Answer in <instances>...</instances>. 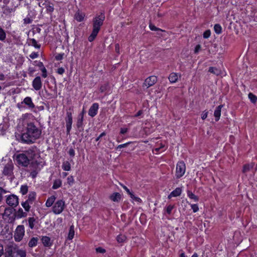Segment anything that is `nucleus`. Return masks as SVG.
<instances>
[{
  "mask_svg": "<svg viewBox=\"0 0 257 257\" xmlns=\"http://www.w3.org/2000/svg\"><path fill=\"white\" fill-rule=\"evenodd\" d=\"M21 140L24 143L31 144L40 137L42 131L34 122H27Z\"/></svg>",
  "mask_w": 257,
  "mask_h": 257,
  "instance_id": "obj_1",
  "label": "nucleus"
},
{
  "mask_svg": "<svg viewBox=\"0 0 257 257\" xmlns=\"http://www.w3.org/2000/svg\"><path fill=\"white\" fill-rule=\"evenodd\" d=\"M36 155L35 150L33 148H30L27 150L23 151L21 153L15 154L14 159L18 165L27 167L30 164V162L34 159Z\"/></svg>",
  "mask_w": 257,
  "mask_h": 257,
  "instance_id": "obj_2",
  "label": "nucleus"
},
{
  "mask_svg": "<svg viewBox=\"0 0 257 257\" xmlns=\"http://www.w3.org/2000/svg\"><path fill=\"white\" fill-rule=\"evenodd\" d=\"M105 15L103 13H101L100 15L93 18L92 20V31L88 38L89 42H92L95 39L100 30L101 26L103 25Z\"/></svg>",
  "mask_w": 257,
  "mask_h": 257,
  "instance_id": "obj_3",
  "label": "nucleus"
},
{
  "mask_svg": "<svg viewBox=\"0 0 257 257\" xmlns=\"http://www.w3.org/2000/svg\"><path fill=\"white\" fill-rule=\"evenodd\" d=\"M15 211L16 210L14 208L6 207L4 213L2 214L3 219L7 220L8 223H13L15 220L16 217Z\"/></svg>",
  "mask_w": 257,
  "mask_h": 257,
  "instance_id": "obj_4",
  "label": "nucleus"
},
{
  "mask_svg": "<svg viewBox=\"0 0 257 257\" xmlns=\"http://www.w3.org/2000/svg\"><path fill=\"white\" fill-rule=\"evenodd\" d=\"M19 246L13 242H10L5 247V253L7 257H16Z\"/></svg>",
  "mask_w": 257,
  "mask_h": 257,
  "instance_id": "obj_5",
  "label": "nucleus"
},
{
  "mask_svg": "<svg viewBox=\"0 0 257 257\" xmlns=\"http://www.w3.org/2000/svg\"><path fill=\"white\" fill-rule=\"evenodd\" d=\"M25 235V227L23 225H18L14 233V239L17 242H19L23 239Z\"/></svg>",
  "mask_w": 257,
  "mask_h": 257,
  "instance_id": "obj_6",
  "label": "nucleus"
},
{
  "mask_svg": "<svg viewBox=\"0 0 257 257\" xmlns=\"http://www.w3.org/2000/svg\"><path fill=\"white\" fill-rule=\"evenodd\" d=\"M7 204L12 208H15L19 205V198L15 194H11L6 196Z\"/></svg>",
  "mask_w": 257,
  "mask_h": 257,
  "instance_id": "obj_7",
  "label": "nucleus"
},
{
  "mask_svg": "<svg viewBox=\"0 0 257 257\" xmlns=\"http://www.w3.org/2000/svg\"><path fill=\"white\" fill-rule=\"evenodd\" d=\"M186 171V165L182 161H179L177 164L176 169V176L177 178H180L185 174Z\"/></svg>",
  "mask_w": 257,
  "mask_h": 257,
  "instance_id": "obj_8",
  "label": "nucleus"
},
{
  "mask_svg": "<svg viewBox=\"0 0 257 257\" xmlns=\"http://www.w3.org/2000/svg\"><path fill=\"white\" fill-rule=\"evenodd\" d=\"M65 207V202L62 200H57L52 207V211L55 214H59L62 212Z\"/></svg>",
  "mask_w": 257,
  "mask_h": 257,
  "instance_id": "obj_9",
  "label": "nucleus"
},
{
  "mask_svg": "<svg viewBox=\"0 0 257 257\" xmlns=\"http://www.w3.org/2000/svg\"><path fill=\"white\" fill-rule=\"evenodd\" d=\"M67 134L69 135L71 129L72 124V114L71 111H67L65 118Z\"/></svg>",
  "mask_w": 257,
  "mask_h": 257,
  "instance_id": "obj_10",
  "label": "nucleus"
},
{
  "mask_svg": "<svg viewBox=\"0 0 257 257\" xmlns=\"http://www.w3.org/2000/svg\"><path fill=\"white\" fill-rule=\"evenodd\" d=\"M14 168V166L12 162L8 163L4 168L3 174L7 176H12L13 175Z\"/></svg>",
  "mask_w": 257,
  "mask_h": 257,
  "instance_id": "obj_11",
  "label": "nucleus"
},
{
  "mask_svg": "<svg viewBox=\"0 0 257 257\" xmlns=\"http://www.w3.org/2000/svg\"><path fill=\"white\" fill-rule=\"evenodd\" d=\"M158 81V78L156 76H150L147 77L144 82L143 83V86L147 87V88H149L151 86H153Z\"/></svg>",
  "mask_w": 257,
  "mask_h": 257,
  "instance_id": "obj_12",
  "label": "nucleus"
},
{
  "mask_svg": "<svg viewBox=\"0 0 257 257\" xmlns=\"http://www.w3.org/2000/svg\"><path fill=\"white\" fill-rule=\"evenodd\" d=\"M23 103L27 106V107L33 111H35L34 109L35 108V105L32 101L31 97L27 96L23 100Z\"/></svg>",
  "mask_w": 257,
  "mask_h": 257,
  "instance_id": "obj_13",
  "label": "nucleus"
},
{
  "mask_svg": "<svg viewBox=\"0 0 257 257\" xmlns=\"http://www.w3.org/2000/svg\"><path fill=\"white\" fill-rule=\"evenodd\" d=\"M32 86L35 90L38 91L41 89L42 82L40 76H37L32 82Z\"/></svg>",
  "mask_w": 257,
  "mask_h": 257,
  "instance_id": "obj_14",
  "label": "nucleus"
},
{
  "mask_svg": "<svg viewBox=\"0 0 257 257\" xmlns=\"http://www.w3.org/2000/svg\"><path fill=\"white\" fill-rule=\"evenodd\" d=\"M98 108V104L97 103H94L89 109L88 115L91 117H93L97 114Z\"/></svg>",
  "mask_w": 257,
  "mask_h": 257,
  "instance_id": "obj_15",
  "label": "nucleus"
},
{
  "mask_svg": "<svg viewBox=\"0 0 257 257\" xmlns=\"http://www.w3.org/2000/svg\"><path fill=\"white\" fill-rule=\"evenodd\" d=\"M85 16L84 13L81 12L79 10L75 13L74 15V19L78 22H82Z\"/></svg>",
  "mask_w": 257,
  "mask_h": 257,
  "instance_id": "obj_16",
  "label": "nucleus"
},
{
  "mask_svg": "<svg viewBox=\"0 0 257 257\" xmlns=\"http://www.w3.org/2000/svg\"><path fill=\"white\" fill-rule=\"evenodd\" d=\"M83 120L84 118H83L82 116H81V117H78L76 122V126L79 132H82L84 130Z\"/></svg>",
  "mask_w": 257,
  "mask_h": 257,
  "instance_id": "obj_17",
  "label": "nucleus"
},
{
  "mask_svg": "<svg viewBox=\"0 0 257 257\" xmlns=\"http://www.w3.org/2000/svg\"><path fill=\"white\" fill-rule=\"evenodd\" d=\"M43 6H45L46 11L47 13H52L54 10V5L50 2H46L42 4Z\"/></svg>",
  "mask_w": 257,
  "mask_h": 257,
  "instance_id": "obj_18",
  "label": "nucleus"
},
{
  "mask_svg": "<svg viewBox=\"0 0 257 257\" xmlns=\"http://www.w3.org/2000/svg\"><path fill=\"white\" fill-rule=\"evenodd\" d=\"M223 107V105H220L218 106L214 110V116L215 118V120L217 121L219 120L221 115V110Z\"/></svg>",
  "mask_w": 257,
  "mask_h": 257,
  "instance_id": "obj_19",
  "label": "nucleus"
},
{
  "mask_svg": "<svg viewBox=\"0 0 257 257\" xmlns=\"http://www.w3.org/2000/svg\"><path fill=\"white\" fill-rule=\"evenodd\" d=\"M182 193V189L179 188H176L174 190H173L171 193L169 195L168 198L170 199L172 197H177L179 196Z\"/></svg>",
  "mask_w": 257,
  "mask_h": 257,
  "instance_id": "obj_20",
  "label": "nucleus"
},
{
  "mask_svg": "<svg viewBox=\"0 0 257 257\" xmlns=\"http://www.w3.org/2000/svg\"><path fill=\"white\" fill-rule=\"evenodd\" d=\"M36 198V193L34 191H31L29 193L28 197V199L26 201L29 203L32 204L35 201Z\"/></svg>",
  "mask_w": 257,
  "mask_h": 257,
  "instance_id": "obj_21",
  "label": "nucleus"
},
{
  "mask_svg": "<svg viewBox=\"0 0 257 257\" xmlns=\"http://www.w3.org/2000/svg\"><path fill=\"white\" fill-rule=\"evenodd\" d=\"M41 240L44 246L50 247L52 245L51 242V239L49 237L47 236H43Z\"/></svg>",
  "mask_w": 257,
  "mask_h": 257,
  "instance_id": "obj_22",
  "label": "nucleus"
},
{
  "mask_svg": "<svg viewBox=\"0 0 257 257\" xmlns=\"http://www.w3.org/2000/svg\"><path fill=\"white\" fill-rule=\"evenodd\" d=\"M109 199L113 202H118L121 199V195L117 192L113 193L109 196Z\"/></svg>",
  "mask_w": 257,
  "mask_h": 257,
  "instance_id": "obj_23",
  "label": "nucleus"
},
{
  "mask_svg": "<svg viewBox=\"0 0 257 257\" xmlns=\"http://www.w3.org/2000/svg\"><path fill=\"white\" fill-rule=\"evenodd\" d=\"M255 165V163L253 162H251L250 164H246L243 165L242 173H246V172L250 171L251 169H252Z\"/></svg>",
  "mask_w": 257,
  "mask_h": 257,
  "instance_id": "obj_24",
  "label": "nucleus"
},
{
  "mask_svg": "<svg viewBox=\"0 0 257 257\" xmlns=\"http://www.w3.org/2000/svg\"><path fill=\"white\" fill-rule=\"evenodd\" d=\"M27 43L29 46H33L35 48L40 49L41 47L40 44H38L36 40L33 38H30L28 40Z\"/></svg>",
  "mask_w": 257,
  "mask_h": 257,
  "instance_id": "obj_25",
  "label": "nucleus"
},
{
  "mask_svg": "<svg viewBox=\"0 0 257 257\" xmlns=\"http://www.w3.org/2000/svg\"><path fill=\"white\" fill-rule=\"evenodd\" d=\"M168 79L171 83L176 82L178 79V73L174 72L171 73L169 75Z\"/></svg>",
  "mask_w": 257,
  "mask_h": 257,
  "instance_id": "obj_26",
  "label": "nucleus"
},
{
  "mask_svg": "<svg viewBox=\"0 0 257 257\" xmlns=\"http://www.w3.org/2000/svg\"><path fill=\"white\" fill-rule=\"evenodd\" d=\"M27 212H24L22 208H19L17 212L15 211L16 217L18 218L25 217L27 216Z\"/></svg>",
  "mask_w": 257,
  "mask_h": 257,
  "instance_id": "obj_27",
  "label": "nucleus"
},
{
  "mask_svg": "<svg viewBox=\"0 0 257 257\" xmlns=\"http://www.w3.org/2000/svg\"><path fill=\"white\" fill-rule=\"evenodd\" d=\"M56 199V197L54 195H52L49 197L45 203V205L47 207H50L52 206L53 203H54V201Z\"/></svg>",
  "mask_w": 257,
  "mask_h": 257,
  "instance_id": "obj_28",
  "label": "nucleus"
},
{
  "mask_svg": "<svg viewBox=\"0 0 257 257\" xmlns=\"http://www.w3.org/2000/svg\"><path fill=\"white\" fill-rule=\"evenodd\" d=\"M28 222L30 228L33 229L35 228V224L37 222L36 219L33 217H29L28 219Z\"/></svg>",
  "mask_w": 257,
  "mask_h": 257,
  "instance_id": "obj_29",
  "label": "nucleus"
},
{
  "mask_svg": "<svg viewBox=\"0 0 257 257\" xmlns=\"http://www.w3.org/2000/svg\"><path fill=\"white\" fill-rule=\"evenodd\" d=\"M38 238L36 237H33L29 241L28 245L30 247H33L37 245L38 241Z\"/></svg>",
  "mask_w": 257,
  "mask_h": 257,
  "instance_id": "obj_30",
  "label": "nucleus"
},
{
  "mask_svg": "<svg viewBox=\"0 0 257 257\" xmlns=\"http://www.w3.org/2000/svg\"><path fill=\"white\" fill-rule=\"evenodd\" d=\"M175 205L170 204L166 206L164 209V214L171 215L173 209L174 208Z\"/></svg>",
  "mask_w": 257,
  "mask_h": 257,
  "instance_id": "obj_31",
  "label": "nucleus"
},
{
  "mask_svg": "<svg viewBox=\"0 0 257 257\" xmlns=\"http://www.w3.org/2000/svg\"><path fill=\"white\" fill-rule=\"evenodd\" d=\"M29 165L30 167L31 168V170H38L40 163L37 161H33V160L30 162Z\"/></svg>",
  "mask_w": 257,
  "mask_h": 257,
  "instance_id": "obj_32",
  "label": "nucleus"
},
{
  "mask_svg": "<svg viewBox=\"0 0 257 257\" xmlns=\"http://www.w3.org/2000/svg\"><path fill=\"white\" fill-rule=\"evenodd\" d=\"M7 34L5 30L0 26V41L5 42L6 39Z\"/></svg>",
  "mask_w": 257,
  "mask_h": 257,
  "instance_id": "obj_33",
  "label": "nucleus"
},
{
  "mask_svg": "<svg viewBox=\"0 0 257 257\" xmlns=\"http://www.w3.org/2000/svg\"><path fill=\"white\" fill-rule=\"evenodd\" d=\"M187 194L190 199L194 200L196 202L198 201L199 197L193 193L191 191L188 190L187 191Z\"/></svg>",
  "mask_w": 257,
  "mask_h": 257,
  "instance_id": "obj_34",
  "label": "nucleus"
},
{
  "mask_svg": "<svg viewBox=\"0 0 257 257\" xmlns=\"http://www.w3.org/2000/svg\"><path fill=\"white\" fill-rule=\"evenodd\" d=\"M62 185V181L60 179H56L54 181L52 188L53 189H57L60 187Z\"/></svg>",
  "mask_w": 257,
  "mask_h": 257,
  "instance_id": "obj_35",
  "label": "nucleus"
},
{
  "mask_svg": "<svg viewBox=\"0 0 257 257\" xmlns=\"http://www.w3.org/2000/svg\"><path fill=\"white\" fill-rule=\"evenodd\" d=\"M74 225H72L69 228L68 239L69 240H71L74 237Z\"/></svg>",
  "mask_w": 257,
  "mask_h": 257,
  "instance_id": "obj_36",
  "label": "nucleus"
},
{
  "mask_svg": "<svg viewBox=\"0 0 257 257\" xmlns=\"http://www.w3.org/2000/svg\"><path fill=\"white\" fill-rule=\"evenodd\" d=\"M62 168L64 171H68L71 170V165L68 161H66L63 163Z\"/></svg>",
  "mask_w": 257,
  "mask_h": 257,
  "instance_id": "obj_37",
  "label": "nucleus"
},
{
  "mask_svg": "<svg viewBox=\"0 0 257 257\" xmlns=\"http://www.w3.org/2000/svg\"><path fill=\"white\" fill-rule=\"evenodd\" d=\"M208 71L211 73H213L216 75H219L220 74V70L216 67H210L209 68Z\"/></svg>",
  "mask_w": 257,
  "mask_h": 257,
  "instance_id": "obj_38",
  "label": "nucleus"
},
{
  "mask_svg": "<svg viewBox=\"0 0 257 257\" xmlns=\"http://www.w3.org/2000/svg\"><path fill=\"white\" fill-rule=\"evenodd\" d=\"M19 256L20 257H26V250L21 249L18 248L17 252L16 254V257Z\"/></svg>",
  "mask_w": 257,
  "mask_h": 257,
  "instance_id": "obj_39",
  "label": "nucleus"
},
{
  "mask_svg": "<svg viewBox=\"0 0 257 257\" xmlns=\"http://www.w3.org/2000/svg\"><path fill=\"white\" fill-rule=\"evenodd\" d=\"M37 15V11L35 9L30 10L28 12V16L33 20L35 19Z\"/></svg>",
  "mask_w": 257,
  "mask_h": 257,
  "instance_id": "obj_40",
  "label": "nucleus"
},
{
  "mask_svg": "<svg viewBox=\"0 0 257 257\" xmlns=\"http://www.w3.org/2000/svg\"><path fill=\"white\" fill-rule=\"evenodd\" d=\"M30 204H31L28 203L26 200L21 203L22 206L26 212H29L30 211L31 208Z\"/></svg>",
  "mask_w": 257,
  "mask_h": 257,
  "instance_id": "obj_41",
  "label": "nucleus"
},
{
  "mask_svg": "<svg viewBox=\"0 0 257 257\" xmlns=\"http://www.w3.org/2000/svg\"><path fill=\"white\" fill-rule=\"evenodd\" d=\"M28 192V186L27 185H22L20 188V193L23 195H26Z\"/></svg>",
  "mask_w": 257,
  "mask_h": 257,
  "instance_id": "obj_42",
  "label": "nucleus"
},
{
  "mask_svg": "<svg viewBox=\"0 0 257 257\" xmlns=\"http://www.w3.org/2000/svg\"><path fill=\"white\" fill-rule=\"evenodd\" d=\"M214 30L217 34H220L222 32V27L219 24H216L214 26Z\"/></svg>",
  "mask_w": 257,
  "mask_h": 257,
  "instance_id": "obj_43",
  "label": "nucleus"
},
{
  "mask_svg": "<svg viewBox=\"0 0 257 257\" xmlns=\"http://www.w3.org/2000/svg\"><path fill=\"white\" fill-rule=\"evenodd\" d=\"M9 191L4 189L3 187H0V203L2 202L3 200V194H6Z\"/></svg>",
  "mask_w": 257,
  "mask_h": 257,
  "instance_id": "obj_44",
  "label": "nucleus"
},
{
  "mask_svg": "<svg viewBox=\"0 0 257 257\" xmlns=\"http://www.w3.org/2000/svg\"><path fill=\"white\" fill-rule=\"evenodd\" d=\"M248 98L250 101L253 103H255L257 101V97L252 93L248 94Z\"/></svg>",
  "mask_w": 257,
  "mask_h": 257,
  "instance_id": "obj_45",
  "label": "nucleus"
},
{
  "mask_svg": "<svg viewBox=\"0 0 257 257\" xmlns=\"http://www.w3.org/2000/svg\"><path fill=\"white\" fill-rule=\"evenodd\" d=\"M126 239V237L124 235H118L116 237V240L119 243L123 242Z\"/></svg>",
  "mask_w": 257,
  "mask_h": 257,
  "instance_id": "obj_46",
  "label": "nucleus"
},
{
  "mask_svg": "<svg viewBox=\"0 0 257 257\" xmlns=\"http://www.w3.org/2000/svg\"><path fill=\"white\" fill-rule=\"evenodd\" d=\"M23 21H24V24L27 25V24H31L32 23L33 20L27 15V17L25 18V19H24Z\"/></svg>",
  "mask_w": 257,
  "mask_h": 257,
  "instance_id": "obj_47",
  "label": "nucleus"
},
{
  "mask_svg": "<svg viewBox=\"0 0 257 257\" xmlns=\"http://www.w3.org/2000/svg\"><path fill=\"white\" fill-rule=\"evenodd\" d=\"M108 86V84H104L103 85H101L100 87L99 91L100 92L103 93V92L107 90Z\"/></svg>",
  "mask_w": 257,
  "mask_h": 257,
  "instance_id": "obj_48",
  "label": "nucleus"
},
{
  "mask_svg": "<svg viewBox=\"0 0 257 257\" xmlns=\"http://www.w3.org/2000/svg\"><path fill=\"white\" fill-rule=\"evenodd\" d=\"M67 183L70 185L72 186L73 184L74 183V180L73 177L72 176H69L67 179Z\"/></svg>",
  "mask_w": 257,
  "mask_h": 257,
  "instance_id": "obj_49",
  "label": "nucleus"
},
{
  "mask_svg": "<svg viewBox=\"0 0 257 257\" xmlns=\"http://www.w3.org/2000/svg\"><path fill=\"white\" fill-rule=\"evenodd\" d=\"M130 197L133 199L134 200L138 202H141L142 200L140 198L138 197H136L132 193L130 195Z\"/></svg>",
  "mask_w": 257,
  "mask_h": 257,
  "instance_id": "obj_50",
  "label": "nucleus"
},
{
  "mask_svg": "<svg viewBox=\"0 0 257 257\" xmlns=\"http://www.w3.org/2000/svg\"><path fill=\"white\" fill-rule=\"evenodd\" d=\"M211 35V32L210 30H206L203 34V38L205 39L208 38Z\"/></svg>",
  "mask_w": 257,
  "mask_h": 257,
  "instance_id": "obj_51",
  "label": "nucleus"
},
{
  "mask_svg": "<svg viewBox=\"0 0 257 257\" xmlns=\"http://www.w3.org/2000/svg\"><path fill=\"white\" fill-rule=\"evenodd\" d=\"M24 103H23V101H22L20 103H17V107L20 109V110H22L24 108H25L26 107L25 105H24Z\"/></svg>",
  "mask_w": 257,
  "mask_h": 257,
  "instance_id": "obj_52",
  "label": "nucleus"
},
{
  "mask_svg": "<svg viewBox=\"0 0 257 257\" xmlns=\"http://www.w3.org/2000/svg\"><path fill=\"white\" fill-rule=\"evenodd\" d=\"M37 174H38V170H31V172L30 173V176L32 177V178H35L36 177Z\"/></svg>",
  "mask_w": 257,
  "mask_h": 257,
  "instance_id": "obj_53",
  "label": "nucleus"
},
{
  "mask_svg": "<svg viewBox=\"0 0 257 257\" xmlns=\"http://www.w3.org/2000/svg\"><path fill=\"white\" fill-rule=\"evenodd\" d=\"M191 207L194 212H196L199 210L198 206L196 204H191Z\"/></svg>",
  "mask_w": 257,
  "mask_h": 257,
  "instance_id": "obj_54",
  "label": "nucleus"
},
{
  "mask_svg": "<svg viewBox=\"0 0 257 257\" xmlns=\"http://www.w3.org/2000/svg\"><path fill=\"white\" fill-rule=\"evenodd\" d=\"M131 143H132V142H129L123 144L119 145L116 147V149L118 150V149H120L126 147L128 145H130Z\"/></svg>",
  "mask_w": 257,
  "mask_h": 257,
  "instance_id": "obj_55",
  "label": "nucleus"
},
{
  "mask_svg": "<svg viewBox=\"0 0 257 257\" xmlns=\"http://www.w3.org/2000/svg\"><path fill=\"white\" fill-rule=\"evenodd\" d=\"M96 251L97 253H104L106 252V250L104 248H102L101 247H97L96 249Z\"/></svg>",
  "mask_w": 257,
  "mask_h": 257,
  "instance_id": "obj_56",
  "label": "nucleus"
},
{
  "mask_svg": "<svg viewBox=\"0 0 257 257\" xmlns=\"http://www.w3.org/2000/svg\"><path fill=\"white\" fill-rule=\"evenodd\" d=\"M41 71L42 72V76L43 78H46L47 77V71L46 68H43V69H41Z\"/></svg>",
  "mask_w": 257,
  "mask_h": 257,
  "instance_id": "obj_57",
  "label": "nucleus"
},
{
  "mask_svg": "<svg viewBox=\"0 0 257 257\" xmlns=\"http://www.w3.org/2000/svg\"><path fill=\"white\" fill-rule=\"evenodd\" d=\"M64 53H60L57 54L55 56V59L57 61L61 60L63 58Z\"/></svg>",
  "mask_w": 257,
  "mask_h": 257,
  "instance_id": "obj_58",
  "label": "nucleus"
},
{
  "mask_svg": "<svg viewBox=\"0 0 257 257\" xmlns=\"http://www.w3.org/2000/svg\"><path fill=\"white\" fill-rule=\"evenodd\" d=\"M34 63H36V65L38 66L40 69L45 68L43 63L42 62H37V61H34Z\"/></svg>",
  "mask_w": 257,
  "mask_h": 257,
  "instance_id": "obj_59",
  "label": "nucleus"
},
{
  "mask_svg": "<svg viewBox=\"0 0 257 257\" xmlns=\"http://www.w3.org/2000/svg\"><path fill=\"white\" fill-rule=\"evenodd\" d=\"M68 154L70 157H73L75 154L74 149L72 148H70L68 151Z\"/></svg>",
  "mask_w": 257,
  "mask_h": 257,
  "instance_id": "obj_60",
  "label": "nucleus"
},
{
  "mask_svg": "<svg viewBox=\"0 0 257 257\" xmlns=\"http://www.w3.org/2000/svg\"><path fill=\"white\" fill-rule=\"evenodd\" d=\"M39 55L37 52H33L30 55V57L33 59H35L38 57Z\"/></svg>",
  "mask_w": 257,
  "mask_h": 257,
  "instance_id": "obj_61",
  "label": "nucleus"
},
{
  "mask_svg": "<svg viewBox=\"0 0 257 257\" xmlns=\"http://www.w3.org/2000/svg\"><path fill=\"white\" fill-rule=\"evenodd\" d=\"M65 72V69L63 67L59 68L57 70V73L62 75Z\"/></svg>",
  "mask_w": 257,
  "mask_h": 257,
  "instance_id": "obj_62",
  "label": "nucleus"
},
{
  "mask_svg": "<svg viewBox=\"0 0 257 257\" xmlns=\"http://www.w3.org/2000/svg\"><path fill=\"white\" fill-rule=\"evenodd\" d=\"M201 45L199 44L195 46V50H194V53L195 54H197L199 51L201 50Z\"/></svg>",
  "mask_w": 257,
  "mask_h": 257,
  "instance_id": "obj_63",
  "label": "nucleus"
},
{
  "mask_svg": "<svg viewBox=\"0 0 257 257\" xmlns=\"http://www.w3.org/2000/svg\"><path fill=\"white\" fill-rule=\"evenodd\" d=\"M208 111L206 110L204 111L201 114V118L202 119H205L207 117Z\"/></svg>",
  "mask_w": 257,
  "mask_h": 257,
  "instance_id": "obj_64",
  "label": "nucleus"
}]
</instances>
